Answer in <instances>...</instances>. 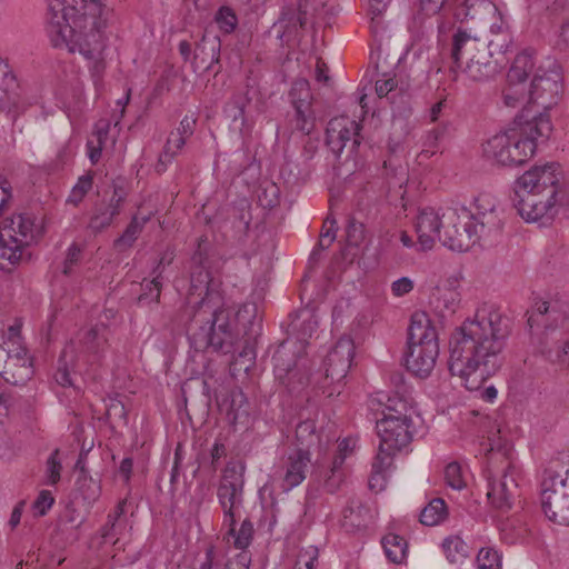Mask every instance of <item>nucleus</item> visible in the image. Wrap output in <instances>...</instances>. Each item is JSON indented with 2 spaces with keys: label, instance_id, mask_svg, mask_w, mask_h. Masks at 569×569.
Masks as SVG:
<instances>
[{
  "label": "nucleus",
  "instance_id": "obj_1",
  "mask_svg": "<svg viewBox=\"0 0 569 569\" xmlns=\"http://www.w3.org/2000/svg\"><path fill=\"white\" fill-rule=\"evenodd\" d=\"M510 331L509 319L495 306L477 308L450 336V373L459 377L468 390H477L501 368Z\"/></svg>",
  "mask_w": 569,
  "mask_h": 569
},
{
  "label": "nucleus",
  "instance_id": "obj_2",
  "mask_svg": "<svg viewBox=\"0 0 569 569\" xmlns=\"http://www.w3.org/2000/svg\"><path fill=\"white\" fill-rule=\"evenodd\" d=\"M209 248V240L199 238L191 258L190 307L186 312L192 316L187 325V336L196 351L211 349L223 355L234 353L240 341L239 332L233 329L228 311L219 306L220 298L210 287L211 277L206 264Z\"/></svg>",
  "mask_w": 569,
  "mask_h": 569
},
{
  "label": "nucleus",
  "instance_id": "obj_3",
  "mask_svg": "<svg viewBox=\"0 0 569 569\" xmlns=\"http://www.w3.org/2000/svg\"><path fill=\"white\" fill-rule=\"evenodd\" d=\"M109 11L100 0H50L47 32L51 43L79 51L91 61L90 71L96 87L104 71L107 27Z\"/></svg>",
  "mask_w": 569,
  "mask_h": 569
},
{
  "label": "nucleus",
  "instance_id": "obj_4",
  "mask_svg": "<svg viewBox=\"0 0 569 569\" xmlns=\"http://www.w3.org/2000/svg\"><path fill=\"white\" fill-rule=\"evenodd\" d=\"M525 109L505 131L489 138L482 144V153L500 166L521 164L537 148L538 139L547 140L552 131L549 114L539 112L530 117Z\"/></svg>",
  "mask_w": 569,
  "mask_h": 569
},
{
  "label": "nucleus",
  "instance_id": "obj_5",
  "mask_svg": "<svg viewBox=\"0 0 569 569\" xmlns=\"http://www.w3.org/2000/svg\"><path fill=\"white\" fill-rule=\"evenodd\" d=\"M382 407V418L376 422L380 443L369 479L371 489L378 486L382 488L385 475L392 466L393 456L412 441L415 432L412 416L416 410L409 400L387 399L386 406Z\"/></svg>",
  "mask_w": 569,
  "mask_h": 569
},
{
  "label": "nucleus",
  "instance_id": "obj_6",
  "mask_svg": "<svg viewBox=\"0 0 569 569\" xmlns=\"http://www.w3.org/2000/svg\"><path fill=\"white\" fill-rule=\"evenodd\" d=\"M408 349L405 363L416 377L427 378L432 372L439 356L438 335L426 312H416L408 329Z\"/></svg>",
  "mask_w": 569,
  "mask_h": 569
},
{
  "label": "nucleus",
  "instance_id": "obj_7",
  "mask_svg": "<svg viewBox=\"0 0 569 569\" xmlns=\"http://www.w3.org/2000/svg\"><path fill=\"white\" fill-rule=\"evenodd\" d=\"M557 182L559 180H515L512 202L525 221L541 224L553 221Z\"/></svg>",
  "mask_w": 569,
  "mask_h": 569
},
{
  "label": "nucleus",
  "instance_id": "obj_8",
  "mask_svg": "<svg viewBox=\"0 0 569 569\" xmlns=\"http://www.w3.org/2000/svg\"><path fill=\"white\" fill-rule=\"evenodd\" d=\"M251 203L247 198H241L218 214L217 229L227 244L249 256L259 249V224L251 229Z\"/></svg>",
  "mask_w": 569,
  "mask_h": 569
},
{
  "label": "nucleus",
  "instance_id": "obj_9",
  "mask_svg": "<svg viewBox=\"0 0 569 569\" xmlns=\"http://www.w3.org/2000/svg\"><path fill=\"white\" fill-rule=\"evenodd\" d=\"M540 505L548 520L569 526V458L552 461L545 469L540 483Z\"/></svg>",
  "mask_w": 569,
  "mask_h": 569
},
{
  "label": "nucleus",
  "instance_id": "obj_10",
  "mask_svg": "<svg viewBox=\"0 0 569 569\" xmlns=\"http://www.w3.org/2000/svg\"><path fill=\"white\" fill-rule=\"evenodd\" d=\"M493 52L490 49L488 51V47L476 37L458 29L452 39L450 71L462 72L475 81L485 80L495 72L490 60Z\"/></svg>",
  "mask_w": 569,
  "mask_h": 569
},
{
  "label": "nucleus",
  "instance_id": "obj_11",
  "mask_svg": "<svg viewBox=\"0 0 569 569\" xmlns=\"http://www.w3.org/2000/svg\"><path fill=\"white\" fill-rule=\"evenodd\" d=\"M307 342L303 339H286L272 356L276 378L290 390L308 383L311 368L306 358Z\"/></svg>",
  "mask_w": 569,
  "mask_h": 569
},
{
  "label": "nucleus",
  "instance_id": "obj_12",
  "mask_svg": "<svg viewBox=\"0 0 569 569\" xmlns=\"http://www.w3.org/2000/svg\"><path fill=\"white\" fill-rule=\"evenodd\" d=\"M107 333L108 328L104 325L81 329L62 350V359L70 357L71 362L76 358L81 365L97 363L108 347Z\"/></svg>",
  "mask_w": 569,
  "mask_h": 569
},
{
  "label": "nucleus",
  "instance_id": "obj_13",
  "mask_svg": "<svg viewBox=\"0 0 569 569\" xmlns=\"http://www.w3.org/2000/svg\"><path fill=\"white\" fill-rule=\"evenodd\" d=\"M443 217L446 223L443 224L440 242L452 251L463 252L481 239H489L480 231L477 223L463 218L462 209L461 213L457 210L448 209Z\"/></svg>",
  "mask_w": 569,
  "mask_h": 569
},
{
  "label": "nucleus",
  "instance_id": "obj_14",
  "mask_svg": "<svg viewBox=\"0 0 569 569\" xmlns=\"http://www.w3.org/2000/svg\"><path fill=\"white\" fill-rule=\"evenodd\" d=\"M244 467L228 463L217 489L219 505L223 511V526H231L243 505Z\"/></svg>",
  "mask_w": 569,
  "mask_h": 569
},
{
  "label": "nucleus",
  "instance_id": "obj_15",
  "mask_svg": "<svg viewBox=\"0 0 569 569\" xmlns=\"http://www.w3.org/2000/svg\"><path fill=\"white\" fill-rule=\"evenodd\" d=\"M473 207L475 212L462 208L463 218L477 223L480 231L489 239L498 236L503 227V217L498 199L489 192H480L473 198Z\"/></svg>",
  "mask_w": 569,
  "mask_h": 569
},
{
  "label": "nucleus",
  "instance_id": "obj_16",
  "mask_svg": "<svg viewBox=\"0 0 569 569\" xmlns=\"http://www.w3.org/2000/svg\"><path fill=\"white\" fill-rule=\"evenodd\" d=\"M361 124L346 116L336 117L328 122L326 143L337 157L347 149L349 154L356 153L361 142Z\"/></svg>",
  "mask_w": 569,
  "mask_h": 569
},
{
  "label": "nucleus",
  "instance_id": "obj_17",
  "mask_svg": "<svg viewBox=\"0 0 569 569\" xmlns=\"http://www.w3.org/2000/svg\"><path fill=\"white\" fill-rule=\"evenodd\" d=\"M535 61L528 51L519 53L508 71V86L503 90V102L507 107L516 108L517 106L528 102V94L525 93L523 82L528 74L532 71Z\"/></svg>",
  "mask_w": 569,
  "mask_h": 569
},
{
  "label": "nucleus",
  "instance_id": "obj_18",
  "mask_svg": "<svg viewBox=\"0 0 569 569\" xmlns=\"http://www.w3.org/2000/svg\"><path fill=\"white\" fill-rule=\"evenodd\" d=\"M561 90V76L557 70L538 71L528 91V103L549 110L558 103Z\"/></svg>",
  "mask_w": 569,
  "mask_h": 569
},
{
  "label": "nucleus",
  "instance_id": "obj_19",
  "mask_svg": "<svg viewBox=\"0 0 569 569\" xmlns=\"http://www.w3.org/2000/svg\"><path fill=\"white\" fill-rule=\"evenodd\" d=\"M442 209L425 207L418 211L415 221V230L418 236L420 250L426 251L433 248L437 240L440 241L446 219Z\"/></svg>",
  "mask_w": 569,
  "mask_h": 569
},
{
  "label": "nucleus",
  "instance_id": "obj_20",
  "mask_svg": "<svg viewBox=\"0 0 569 569\" xmlns=\"http://www.w3.org/2000/svg\"><path fill=\"white\" fill-rule=\"evenodd\" d=\"M487 497L493 508L501 512L509 511L517 497H519V487L516 479V469L509 462L498 481L489 478V490Z\"/></svg>",
  "mask_w": 569,
  "mask_h": 569
},
{
  "label": "nucleus",
  "instance_id": "obj_21",
  "mask_svg": "<svg viewBox=\"0 0 569 569\" xmlns=\"http://www.w3.org/2000/svg\"><path fill=\"white\" fill-rule=\"evenodd\" d=\"M355 357V343L350 337H341L325 359L326 377L332 381L343 379Z\"/></svg>",
  "mask_w": 569,
  "mask_h": 569
},
{
  "label": "nucleus",
  "instance_id": "obj_22",
  "mask_svg": "<svg viewBox=\"0 0 569 569\" xmlns=\"http://www.w3.org/2000/svg\"><path fill=\"white\" fill-rule=\"evenodd\" d=\"M0 229H10L14 239L21 243H36L43 234V220L30 212H23L7 219Z\"/></svg>",
  "mask_w": 569,
  "mask_h": 569
},
{
  "label": "nucleus",
  "instance_id": "obj_23",
  "mask_svg": "<svg viewBox=\"0 0 569 569\" xmlns=\"http://www.w3.org/2000/svg\"><path fill=\"white\" fill-rule=\"evenodd\" d=\"M489 31L492 39L489 40L488 49L498 53H506L509 51L513 37L511 32L508 10L505 4H497V12L490 13Z\"/></svg>",
  "mask_w": 569,
  "mask_h": 569
},
{
  "label": "nucleus",
  "instance_id": "obj_24",
  "mask_svg": "<svg viewBox=\"0 0 569 569\" xmlns=\"http://www.w3.org/2000/svg\"><path fill=\"white\" fill-rule=\"evenodd\" d=\"M17 78L8 62L0 57V111L10 110L19 102Z\"/></svg>",
  "mask_w": 569,
  "mask_h": 569
},
{
  "label": "nucleus",
  "instance_id": "obj_25",
  "mask_svg": "<svg viewBox=\"0 0 569 569\" xmlns=\"http://www.w3.org/2000/svg\"><path fill=\"white\" fill-rule=\"evenodd\" d=\"M172 260L171 256L166 253L157 263L152 270L153 278L151 280L144 279L141 282L142 292L138 297V303L140 306H150L151 303H158L162 289L161 273L164 262L170 263Z\"/></svg>",
  "mask_w": 569,
  "mask_h": 569
},
{
  "label": "nucleus",
  "instance_id": "obj_26",
  "mask_svg": "<svg viewBox=\"0 0 569 569\" xmlns=\"http://www.w3.org/2000/svg\"><path fill=\"white\" fill-rule=\"evenodd\" d=\"M309 463L310 455L295 452L289 456L282 485L286 491L299 486L306 479Z\"/></svg>",
  "mask_w": 569,
  "mask_h": 569
},
{
  "label": "nucleus",
  "instance_id": "obj_27",
  "mask_svg": "<svg viewBox=\"0 0 569 569\" xmlns=\"http://www.w3.org/2000/svg\"><path fill=\"white\" fill-rule=\"evenodd\" d=\"M220 42L216 39L208 40L204 37L197 44L193 54V69L209 70L219 61Z\"/></svg>",
  "mask_w": 569,
  "mask_h": 569
},
{
  "label": "nucleus",
  "instance_id": "obj_28",
  "mask_svg": "<svg viewBox=\"0 0 569 569\" xmlns=\"http://www.w3.org/2000/svg\"><path fill=\"white\" fill-rule=\"evenodd\" d=\"M28 246L14 239L10 229H0V268H6L3 261H8L10 264L17 263L22 257L23 249Z\"/></svg>",
  "mask_w": 569,
  "mask_h": 569
},
{
  "label": "nucleus",
  "instance_id": "obj_29",
  "mask_svg": "<svg viewBox=\"0 0 569 569\" xmlns=\"http://www.w3.org/2000/svg\"><path fill=\"white\" fill-rule=\"evenodd\" d=\"M319 443L316 423L313 420H305L296 428V452L310 455V449Z\"/></svg>",
  "mask_w": 569,
  "mask_h": 569
},
{
  "label": "nucleus",
  "instance_id": "obj_30",
  "mask_svg": "<svg viewBox=\"0 0 569 569\" xmlns=\"http://www.w3.org/2000/svg\"><path fill=\"white\" fill-rule=\"evenodd\" d=\"M391 383L395 387V395L390 396L386 392H377L376 396L370 398V408L375 409L376 406H386L387 399H406L412 405V398L410 397L409 387L405 382L402 373H393L391 377Z\"/></svg>",
  "mask_w": 569,
  "mask_h": 569
},
{
  "label": "nucleus",
  "instance_id": "obj_31",
  "mask_svg": "<svg viewBox=\"0 0 569 569\" xmlns=\"http://www.w3.org/2000/svg\"><path fill=\"white\" fill-rule=\"evenodd\" d=\"M237 520L228 528V541L233 545L234 548L244 550L248 548L253 538V525L249 519H244L239 529L236 528Z\"/></svg>",
  "mask_w": 569,
  "mask_h": 569
},
{
  "label": "nucleus",
  "instance_id": "obj_32",
  "mask_svg": "<svg viewBox=\"0 0 569 569\" xmlns=\"http://www.w3.org/2000/svg\"><path fill=\"white\" fill-rule=\"evenodd\" d=\"M290 102L293 109H312V93L307 79H297L289 92Z\"/></svg>",
  "mask_w": 569,
  "mask_h": 569
},
{
  "label": "nucleus",
  "instance_id": "obj_33",
  "mask_svg": "<svg viewBox=\"0 0 569 569\" xmlns=\"http://www.w3.org/2000/svg\"><path fill=\"white\" fill-rule=\"evenodd\" d=\"M381 542L390 561L401 563L405 560L408 545L403 537L390 532L382 538Z\"/></svg>",
  "mask_w": 569,
  "mask_h": 569
},
{
  "label": "nucleus",
  "instance_id": "obj_34",
  "mask_svg": "<svg viewBox=\"0 0 569 569\" xmlns=\"http://www.w3.org/2000/svg\"><path fill=\"white\" fill-rule=\"evenodd\" d=\"M448 516L447 506L443 499L435 498L420 512V522L425 526H437Z\"/></svg>",
  "mask_w": 569,
  "mask_h": 569
},
{
  "label": "nucleus",
  "instance_id": "obj_35",
  "mask_svg": "<svg viewBox=\"0 0 569 569\" xmlns=\"http://www.w3.org/2000/svg\"><path fill=\"white\" fill-rule=\"evenodd\" d=\"M150 217L146 216L138 218L134 216L130 223L127 226L123 233L114 241V247L118 250L130 248L141 233L144 224L149 221Z\"/></svg>",
  "mask_w": 569,
  "mask_h": 569
},
{
  "label": "nucleus",
  "instance_id": "obj_36",
  "mask_svg": "<svg viewBox=\"0 0 569 569\" xmlns=\"http://www.w3.org/2000/svg\"><path fill=\"white\" fill-rule=\"evenodd\" d=\"M281 188L274 180H260L257 190L258 201L263 208H274L279 204Z\"/></svg>",
  "mask_w": 569,
  "mask_h": 569
},
{
  "label": "nucleus",
  "instance_id": "obj_37",
  "mask_svg": "<svg viewBox=\"0 0 569 569\" xmlns=\"http://www.w3.org/2000/svg\"><path fill=\"white\" fill-rule=\"evenodd\" d=\"M442 549L451 563L462 562L469 556V547L459 536L446 538L442 542Z\"/></svg>",
  "mask_w": 569,
  "mask_h": 569
},
{
  "label": "nucleus",
  "instance_id": "obj_38",
  "mask_svg": "<svg viewBox=\"0 0 569 569\" xmlns=\"http://www.w3.org/2000/svg\"><path fill=\"white\" fill-rule=\"evenodd\" d=\"M316 117L313 109H295L292 118L289 120L292 132H299L308 136L315 128Z\"/></svg>",
  "mask_w": 569,
  "mask_h": 569
},
{
  "label": "nucleus",
  "instance_id": "obj_39",
  "mask_svg": "<svg viewBox=\"0 0 569 569\" xmlns=\"http://www.w3.org/2000/svg\"><path fill=\"white\" fill-rule=\"evenodd\" d=\"M469 20L488 19L490 13L497 12V3L490 0H465Z\"/></svg>",
  "mask_w": 569,
  "mask_h": 569
},
{
  "label": "nucleus",
  "instance_id": "obj_40",
  "mask_svg": "<svg viewBox=\"0 0 569 569\" xmlns=\"http://www.w3.org/2000/svg\"><path fill=\"white\" fill-rule=\"evenodd\" d=\"M77 488L88 503L94 502L100 497V483L89 475L78 476Z\"/></svg>",
  "mask_w": 569,
  "mask_h": 569
},
{
  "label": "nucleus",
  "instance_id": "obj_41",
  "mask_svg": "<svg viewBox=\"0 0 569 569\" xmlns=\"http://www.w3.org/2000/svg\"><path fill=\"white\" fill-rule=\"evenodd\" d=\"M62 461L60 459V450L54 449L46 462V485L56 486L61 479Z\"/></svg>",
  "mask_w": 569,
  "mask_h": 569
},
{
  "label": "nucleus",
  "instance_id": "obj_42",
  "mask_svg": "<svg viewBox=\"0 0 569 569\" xmlns=\"http://www.w3.org/2000/svg\"><path fill=\"white\" fill-rule=\"evenodd\" d=\"M214 21L217 22L219 29L224 33L233 32L238 26V18L236 12L233 9L227 6L221 7L217 11Z\"/></svg>",
  "mask_w": 569,
  "mask_h": 569
},
{
  "label": "nucleus",
  "instance_id": "obj_43",
  "mask_svg": "<svg viewBox=\"0 0 569 569\" xmlns=\"http://www.w3.org/2000/svg\"><path fill=\"white\" fill-rule=\"evenodd\" d=\"M329 224L330 227L326 230V231H322L321 234H320V240L317 244V248L313 249V251L311 252V259H316L317 256L319 254V251L321 250H325L327 248L330 247V244L335 241L336 239V232H337V220L335 219V217H332L331 214H329L326 220H325V227Z\"/></svg>",
  "mask_w": 569,
  "mask_h": 569
},
{
  "label": "nucleus",
  "instance_id": "obj_44",
  "mask_svg": "<svg viewBox=\"0 0 569 569\" xmlns=\"http://www.w3.org/2000/svg\"><path fill=\"white\" fill-rule=\"evenodd\" d=\"M557 191L556 217L562 214L563 218L569 219V180H559Z\"/></svg>",
  "mask_w": 569,
  "mask_h": 569
},
{
  "label": "nucleus",
  "instance_id": "obj_45",
  "mask_svg": "<svg viewBox=\"0 0 569 569\" xmlns=\"http://www.w3.org/2000/svg\"><path fill=\"white\" fill-rule=\"evenodd\" d=\"M81 366L82 365L79 361H77L76 358L71 362L70 357H68L67 360H63L61 355L58 361V369L54 375L56 381L62 387L71 386L72 381L70 377L69 367L80 369Z\"/></svg>",
  "mask_w": 569,
  "mask_h": 569
},
{
  "label": "nucleus",
  "instance_id": "obj_46",
  "mask_svg": "<svg viewBox=\"0 0 569 569\" xmlns=\"http://www.w3.org/2000/svg\"><path fill=\"white\" fill-rule=\"evenodd\" d=\"M479 569H500L501 556L492 548H481L477 556Z\"/></svg>",
  "mask_w": 569,
  "mask_h": 569
},
{
  "label": "nucleus",
  "instance_id": "obj_47",
  "mask_svg": "<svg viewBox=\"0 0 569 569\" xmlns=\"http://www.w3.org/2000/svg\"><path fill=\"white\" fill-rule=\"evenodd\" d=\"M446 483L456 490H461L466 487V481L462 473V467L458 462H450L445 468Z\"/></svg>",
  "mask_w": 569,
  "mask_h": 569
},
{
  "label": "nucleus",
  "instance_id": "obj_48",
  "mask_svg": "<svg viewBox=\"0 0 569 569\" xmlns=\"http://www.w3.org/2000/svg\"><path fill=\"white\" fill-rule=\"evenodd\" d=\"M106 416L111 425H127V410L124 405L117 399H111L107 405Z\"/></svg>",
  "mask_w": 569,
  "mask_h": 569
},
{
  "label": "nucleus",
  "instance_id": "obj_49",
  "mask_svg": "<svg viewBox=\"0 0 569 569\" xmlns=\"http://www.w3.org/2000/svg\"><path fill=\"white\" fill-rule=\"evenodd\" d=\"M369 513V509L360 501L352 499L350 506L343 510L345 519H351V525L363 526L365 516Z\"/></svg>",
  "mask_w": 569,
  "mask_h": 569
},
{
  "label": "nucleus",
  "instance_id": "obj_50",
  "mask_svg": "<svg viewBox=\"0 0 569 569\" xmlns=\"http://www.w3.org/2000/svg\"><path fill=\"white\" fill-rule=\"evenodd\" d=\"M117 216V209H107L101 207L90 219L89 227L94 231H101L110 226L112 219Z\"/></svg>",
  "mask_w": 569,
  "mask_h": 569
},
{
  "label": "nucleus",
  "instance_id": "obj_51",
  "mask_svg": "<svg viewBox=\"0 0 569 569\" xmlns=\"http://www.w3.org/2000/svg\"><path fill=\"white\" fill-rule=\"evenodd\" d=\"M561 174L560 164L557 162H550L542 166H535L528 170L521 178H555Z\"/></svg>",
  "mask_w": 569,
  "mask_h": 569
},
{
  "label": "nucleus",
  "instance_id": "obj_52",
  "mask_svg": "<svg viewBox=\"0 0 569 569\" xmlns=\"http://www.w3.org/2000/svg\"><path fill=\"white\" fill-rule=\"evenodd\" d=\"M319 550L315 546H309L302 549L299 555L293 569H315V565L318 560Z\"/></svg>",
  "mask_w": 569,
  "mask_h": 569
},
{
  "label": "nucleus",
  "instance_id": "obj_53",
  "mask_svg": "<svg viewBox=\"0 0 569 569\" xmlns=\"http://www.w3.org/2000/svg\"><path fill=\"white\" fill-rule=\"evenodd\" d=\"M437 308H441V310L448 315H453L460 303L459 293L453 290H446L437 299Z\"/></svg>",
  "mask_w": 569,
  "mask_h": 569
},
{
  "label": "nucleus",
  "instance_id": "obj_54",
  "mask_svg": "<svg viewBox=\"0 0 569 569\" xmlns=\"http://www.w3.org/2000/svg\"><path fill=\"white\" fill-rule=\"evenodd\" d=\"M200 569H228V562L224 557L218 553L214 547L211 546L206 550V558Z\"/></svg>",
  "mask_w": 569,
  "mask_h": 569
},
{
  "label": "nucleus",
  "instance_id": "obj_55",
  "mask_svg": "<svg viewBox=\"0 0 569 569\" xmlns=\"http://www.w3.org/2000/svg\"><path fill=\"white\" fill-rule=\"evenodd\" d=\"M0 346L2 349H11L14 347H24L22 345V338H21V326L18 323L10 326L8 328L6 335L2 337V342H0Z\"/></svg>",
  "mask_w": 569,
  "mask_h": 569
},
{
  "label": "nucleus",
  "instance_id": "obj_56",
  "mask_svg": "<svg viewBox=\"0 0 569 569\" xmlns=\"http://www.w3.org/2000/svg\"><path fill=\"white\" fill-rule=\"evenodd\" d=\"M91 189L92 180H78V182L72 187L69 197L67 198V203L78 206Z\"/></svg>",
  "mask_w": 569,
  "mask_h": 569
},
{
  "label": "nucleus",
  "instance_id": "obj_57",
  "mask_svg": "<svg viewBox=\"0 0 569 569\" xmlns=\"http://www.w3.org/2000/svg\"><path fill=\"white\" fill-rule=\"evenodd\" d=\"M54 498L49 490H42L32 503V509L36 516L42 517L52 507Z\"/></svg>",
  "mask_w": 569,
  "mask_h": 569
},
{
  "label": "nucleus",
  "instance_id": "obj_58",
  "mask_svg": "<svg viewBox=\"0 0 569 569\" xmlns=\"http://www.w3.org/2000/svg\"><path fill=\"white\" fill-rule=\"evenodd\" d=\"M187 138L182 137L181 133L170 132L167 142L164 144V158L169 161L178 153L179 150L184 146Z\"/></svg>",
  "mask_w": 569,
  "mask_h": 569
},
{
  "label": "nucleus",
  "instance_id": "obj_59",
  "mask_svg": "<svg viewBox=\"0 0 569 569\" xmlns=\"http://www.w3.org/2000/svg\"><path fill=\"white\" fill-rule=\"evenodd\" d=\"M81 258V248L77 243H72L68 250L67 256L62 266V273L69 276L72 272L73 266H76Z\"/></svg>",
  "mask_w": 569,
  "mask_h": 569
},
{
  "label": "nucleus",
  "instance_id": "obj_60",
  "mask_svg": "<svg viewBox=\"0 0 569 569\" xmlns=\"http://www.w3.org/2000/svg\"><path fill=\"white\" fill-rule=\"evenodd\" d=\"M363 224L351 219L347 227V242L349 246H359L363 240Z\"/></svg>",
  "mask_w": 569,
  "mask_h": 569
},
{
  "label": "nucleus",
  "instance_id": "obj_61",
  "mask_svg": "<svg viewBox=\"0 0 569 569\" xmlns=\"http://www.w3.org/2000/svg\"><path fill=\"white\" fill-rule=\"evenodd\" d=\"M106 134H107V132H102V131L98 130L96 141L90 139L87 142L88 157L92 164L97 163V161L101 157L102 139Z\"/></svg>",
  "mask_w": 569,
  "mask_h": 569
},
{
  "label": "nucleus",
  "instance_id": "obj_62",
  "mask_svg": "<svg viewBox=\"0 0 569 569\" xmlns=\"http://www.w3.org/2000/svg\"><path fill=\"white\" fill-rule=\"evenodd\" d=\"M122 525L113 518H107L106 525L101 528L100 533L103 542L112 541L120 533Z\"/></svg>",
  "mask_w": 569,
  "mask_h": 569
},
{
  "label": "nucleus",
  "instance_id": "obj_63",
  "mask_svg": "<svg viewBox=\"0 0 569 569\" xmlns=\"http://www.w3.org/2000/svg\"><path fill=\"white\" fill-rule=\"evenodd\" d=\"M347 189V180H331L328 186L329 194H330V208L332 209L336 203L342 198L345 191Z\"/></svg>",
  "mask_w": 569,
  "mask_h": 569
},
{
  "label": "nucleus",
  "instance_id": "obj_64",
  "mask_svg": "<svg viewBox=\"0 0 569 569\" xmlns=\"http://www.w3.org/2000/svg\"><path fill=\"white\" fill-rule=\"evenodd\" d=\"M77 149V142L73 139H69L57 153V161L60 166L67 164L73 157Z\"/></svg>",
  "mask_w": 569,
  "mask_h": 569
}]
</instances>
